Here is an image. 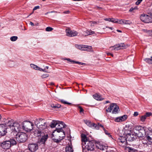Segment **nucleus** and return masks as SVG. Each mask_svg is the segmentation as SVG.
<instances>
[{
  "instance_id": "obj_1",
  "label": "nucleus",
  "mask_w": 152,
  "mask_h": 152,
  "mask_svg": "<svg viewBox=\"0 0 152 152\" xmlns=\"http://www.w3.org/2000/svg\"><path fill=\"white\" fill-rule=\"evenodd\" d=\"M17 143L15 140L13 138L7 140L5 139L1 142L0 143V146L5 149H9L12 146L15 145Z\"/></svg>"
},
{
  "instance_id": "obj_2",
  "label": "nucleus",
  "mask_w": 152,
  "mask_h": 152,
  "mask_svg": "<svg viewBox=\"0 0 152 152\" xmlns=\"http://www.w3.org/2000/svg\"><path fill=\"white\" fill-rule=\"evenodd\" d=\"M133 130L139 137H143L145 135V127L140 126H136L134 128Z\"/></svg>"
},
{
  "instance_id": "obj_3",
  "label": "nucleus",
  "mask_w": 152,
  "mask_h": 152,
  "mask_svg": "<svg viewBox=\"0 0 152 152\" xmlns=\"http://www.w3.org/2000/svg\"><path fill=\"white\" fill-rule=\"evenodd\" d=\"M35 124L37 127L40 130H43L47 128L48 123L44 120L41 118L36 119Z\"/></svg>"
},
{
  "instance_id": "obj_4",
  "label": "nucleus",
  "mask_w": 152,
  "mask_h": 152,
  "mask_svg": "<svg viewBox=\"0 0 152 152\" xmlns=\"http://www.w3.org/2000/svg\"><path fill=\"white\" fill-rule=\"evenodd\" d=\"M60 133L56 132L55 130L53 133L52 135V138L53 140L55 142L58 143L63 140L65 137V132H62V136H60Z\"/></svg>"
},
{
  "instance_id": "obj_5",
  "label": "nucleus",
  "mask_w": 152,
  "mask_h": 152,
  "mask_svg": "<svg viewBox=\"0 0 152 152\" xmlns=\"http://www.w3.org/2000/svg\"><path fill=\"white\" fill-rule=\"evenodd\" d=\"M22 129L27 132H29L31 130H34L33 128V123L29 121H23L22 124Z\"/></svg>"
},
{
  "instance_id": "obj_6",
  "label": "nucleus",
  "mask_w": 152,
  "mask_h": 152,
  "mask_svg": "<svg viewBox=\"0 0 152 152\" xmlns=\"http://www.w3.org/2000/svg\"><path fill=\"white\" fill-rule=\"evenodd\" d=\"M27 138L26 134L24 132L18 133L16 135V139L17 141L19 142H24Z\"/></svg>"
},
{
  "instance_id": "obj_7",
  "label": "nucleus",
  "mask_w": 152,
  "mask_h": 152,
  "mask_svg": "<svg viewBox=\"0 0 152 152\" xmlns=\"http://www.w3.org/2000/svg\"><path fill=\"white\" fill-rule=\"evenodd\" d=\"M84 145V148L88 151H93L96 147L94 143L90 141L86 142Z\"/></svg>"
},
{
  "instance_id": "obj_8",
  "label": "nucleus",
  "mask_w": 152,
  "mask_h": 152,
  "mask_svg": "<svg viewBox=\"0 0 152 152\" xmlns=\"http://www.w3.org/2000/svg\"><path fill=\"white\" fill-rule=\"evenodd\" d=\"M140 18L141 20L145 23H148L152 22V18L147 15L143 14L140 16Z\"/></svg>"
},
{
  "instance_id": "obj_9",
  "label": "nucleus",
  "mask_w": 152,
  "mask_h": 152,
  "mask_svg": "<svg viewBox=\"0 0 152 152\" xmlns=\"http://www.w3.org/2000/svg\"><path fill=\"white\" fill-rule=\"evenodd\" d=\"M39 148L37 143H32L28 144V149L31 152H35Z\"/></svg>"
},
{
  "instance_id": "obj_10",
  "label": "nucleus",
  "mask_w": 152,
  "mask_h": 152,
  "mask_svg": "<svg viewBox=\"0 0 152 152\" xmlns=\"http://www.w3.org/2000/svg\"><path fill=\"white\" fill-rule=\"evenodd\" d=\"M75 47L81 50L87 51H91L92 48L91 46H86L85 45H76Z\"/></svg>"
},
{
  "instance_id": "obj_11",
  "label": "nucleus",
  "mask_w": 152,
  "mask_h": 152,
  "mask_svg": "<svg viewBox=\"0 0 152 152\" xmlns=\"http://www.w3.org/2000/svg\"><path fill=\"white\" fill-rule=\"evenodd\" d=\"M66 35L70 37L76 36L78 34L76 31L71 30L69 28H68L66 29Z\"/></svg>"
},
{
  "instance_id": "obj_12",
  "label": "nucleus",
  "mask_w": 152,
  "mask_h": 152,
  "mask_svg": "<svg viewBox=\"0 0 152 152\" xmlns=\"http://www.w3.org/2000/svg\"><path fill=\"white\" fill-rule=\"evenodd\" d=\"M20 129L21 127L19 124L15 122L13 125L11 127V129L12 132H18L20 131Z\"/></svg>"
},
{
  "instance_id": "obj_13",
  "label": "nucleus",
  "mask_w": 152,
  "mask_h": 152,
  "mask_svg": "<svg viewBox=\"0 0 152 152\" xmlns=\"http://www.w3.org/2000/svg\"><path fill=\"white\" fill-rule=\"evenodd\" d=\"M117 142L120 145H121L123 144L126 145L127 142L126 138L124 137L121 136L118 139Z\"/></svg>"
},
{
  "instance_id": "obj_14",
  "label": "nucleus",
  "mask_w": 152,
  "mask_h": 152,
  "mask_svg": "<svg viewBox=\"0 0 152 152\" xmlns=\"http://www.w3.org/2000/svg\"><path fill=\"white\" fill-rule=\"evenodd\" d=\"M7 128L4 125H0V135H4L7 133Z\"/></svg>"
},
{
  "instance_id": "obj_15",
  "label": "nucleus",
  "mask_w": 152,
  "mask_h": 152,
  "mask_svg": "<svg viewBox=\"0 0 152 152\" xmlns=\"http://www.w3.org/2000/svg\"><path fill=\"white\" fill-rule=\"evenodd\" d=\"M96 147L98 149L102 151L105 150L108 147L106 145H103L101 143H98L96 145Z\"/></svg>"
},
{
  "instance_id": "obj_16",
  "label": "nucleus",
  "mask_w": 152,
  "mask_h": 152,
  "mask_svg": "<svg viewBox=\"0 0 152 152\" xmlns=\"http://www.w3.org/2000/svg\"><path fill=\"white\" fill-rule=\"evenodd\" d=\"M15 121L12 119H10L7 120L5 123V125L7 127H9L11 129V127L13 125Z\"/></svg>"
},
{
  "instance_id": "obj_17",
  "label": "nucleus",
  "mask_w": 152,
  "mask_h": 152,
  "mask_svg": "<svg viewBox=\"0 0 152 152\" xmlns=\"http://www.w3.org/2000/svg\"><path fill=\"white\" fill-rule=\"evenodd\" d=\"M56 126L57 128H65L66 125L63 122L58 121Z\"/></svg>"
},
{
  "instance_id": "obj_18",
  "label": "nucleus",
  "mask_w": 152,
  "mask_h": 152,
  "mask_svg": "<svg viewBox=\"0 0 152 152\" xmlns=\"http://www.w3.org/2000/svg\"><path fill=\"white\" fill-rule=\"evenodd\" d=\"M118 23L120 24H130L132 22L128 20H119Z\"/></svg>"
},
{
  "instance_id": "obj_19",
  "label": "nucleus",
  "mask_w": 152,
  "mask_h": 152,
  "mask_svg": "<svg viewBox=\"0 0 152 152\" xmlns=\"http://www.w3.org/2000/svg\"><path fill=\"white\" fill-rule=\"evenodd\" d=\"M126 48V46L124 43L118 44L116 45V48L115 49V50H119L120 49H124Z\"/></svg>"
},
{
  "instance_id": "obj_20",
  "label": "nucleus",
  "mask_w": 152,
  "mask_h": 152,
  "mask_svg": "<svg viewBox=\"0 0 152 152\" xmlns=\"http://www.w3.org/2000/svg\"><path fill=\"white\" fill-rule=\"evenodd\" d=\"M145 138L149 142L152 143V133L150 132L149 133L146 135Z\"/></svg>"
},
{
  "instance_id": "obj_21",
  "label": "nucleus",
  "mask_w": 152,
  "mask_h": 152,
  "mask_svg": "<svg viewBox=\"0 0 152 152\" xmlns=\"http://www.w3.org/2000/svg\"><path fill=\"white\" fill-rule=\"evenodd\" d=\"M81 141L82 142V144H85L86 142L87 141H89L88 140L87 138L86 137V136L85 134H82L81 135Z\"/></svg>"
},
{
  "instance_id": "obj_22",
  "label": "nucleus",
  "mask_w": 152,
  "mask_h": 152,
  "mask_svg": "<svg viewBox=\"0 0 152 152\" xmlns=\"http://www.w3.org/2000/svg\"><path fill=\"white\" fill-rule=\"evenodd\" d=\"M119 111V107L116 104V105H114V107L112 113L113 114H116L118 113Z\"/></svg>"
},
{
  "instance_id": "obj_23",
  "label": "nucleus",
  "mask_w": 152,
  "mask_h": 152,
  "mask_svg": "<svg viewBox=\"0 0 152 152\" xmlns=\"http://www.w3.org/2000/svg\"><path fill=\"white\" fill-rule=\"evenodd\" d=\"M84 122L87 125L90 127H92L95 125V124H92L90 121L87 120H84Z\"/></svg>"
},
{
  "instance_id": "obj_24",
  "label": "nucleus",
  "mask_w": 152,
  "mask_h": 152,
  "mask_svg": "<svg viewBox=\"0 0 152 152\" xmlns=\"http://www.w3.org/2000/svg\"><path fill=\"white\" fill-rule=\"evenodd\" d=\"M116 105L115 103H112L110 105L109 107H108L107 109H106V111L107 112L110 113L112 110H113L114 105Z\"/></svg>"
},
{
  "instance_id": "obj_25",
  "label": "nucleus",
  "mask_w": 152,
  "mask_h": 152,
  "mask_svg": "<svg viewBox=\"0 0 152 152\" xmlns=\"http://www.w3.org/2000/svg\"><path fill=\"white\" fill-rule=\"evenodd\" d=\"M48 134H46L41 138L40 140V142L42 143H44L48 138Z\"/></svg>"
},
{
  "instance_id": "obj_26",
  "label": "nucleus",
  "mask_w": 152,
  "mask_h": 152,
  "mask_svg": "<svg viewBox=\"0 0 152 152\" xmlns=\"http://www.w3.org/2000/svg\"><path fill=\"white\" fill-rule=\"evenodd\" d=\"M93 97L97 100L101 101L104 99L101 97V96L97 94H95L93 95Z\"/></svg>"
},
{
  "instance_id": "obj_27",
  "label": "nucleus",
  "mask_w": 152,
  "mask_h": 152,
  "mask_svg": "<svg viewBox=\"0 0 152 152\" xmlns=\"http://www.w3.org/2000/svg\"><path fill=\"white\" fill-rule=\"evenodd\" d=\"M126 150L128 151V152H137V150L130 147H127Z\"/></svg>"
},
{
  "instance_id": "obj_28",
  "label": "nucleus",
  "mask_w": 152,
  "mask_h": 152,
  "mask_svg": "<svg viewBox=\"0 0 152 152\" xmlns=\"http://www.w3.org/2000/svg\"><path fill=\"white\" fill-rule=\"evenodd\" d=\"M144 60L146 63L152 64V56L151 57V58H145Z\"/></svg>"
},
{
  "instance_id": "obj_29",
  "label": "nucleus",
  "mask_w": 152,
  "mask_h": 152,
  "mask_svg": "<svg viewBox=\"0 0 152 152\" xmlns=\"http://www.w3.org/2000/svg\"><path fill=\"white\" fill-rule=\"evenodd\" d=\"M58 121L53 120L50 125L51 128H54L57 126V122Z\"/></svg>"
},
{
  "instance_id": "obj_30",
  "label": "nucleus",
  "mask_w": 152,
  "mask_h": 152,
  "mask_svg": "<svg viewBox=\"0 0 152 152\" xmlns=\"http://www.w3.org/2000/svg\"><path fill=\"white\" fill-rule=\"evenodd\" d=\"M51 106L54 109H56L60 107L61 105L60 104H51Z\"/></svg>"
},
{
  "instance_id": "obj_31",
  "label": "nucleus",
  "mask_w": 152,
  "mask_h": 152,
  "mask_svg": "<svg viewBox=\"0 0 152 152\" xmlns=\"http://www.w3.org/2000/svg\"><path fill=\"white\" fill-rule=\"evenodd\" d=\"M41 134H42V132L40 130L36 131L34 132V134H35V136H41Z\"/></svg>"
},
{
  "instance_id": "obj_32",
  "label": "nucleus",
  "mask_w": 152,
  "mask_h": 152,
  "mask_svg": "<svg viewBox=\"0 0 152 152\" xmlns=\"http://www.w3.org/2000/svg\"><path fill=\"white\" fill-rule=\"evenodd\" d=\"M66 152H73V150L72 147L69 146L66 147Z\"/></svg>"
},
{
  "instance_id": "obj_33",
  "label": "nucleus",
  "mask_w": 152,
  "mask_h": 152,
  "mask_svg": "<svg viewBox=\"0 0 152 152\" xmlns=\"http://www.w3.org/2000/svg\"><path fill=\"white\" fill-rule=\"evenodd\" d=\"M121 121H125L127 118V116L126 115H124L123 116H120Z\"/></svg>"
},
{
  "instance_id": "obj_34",
  "label": "nucleus",
  "mask_w": 152,
  "mask_h": 152,
  "mask_svg": "<svg viewBox=\"0 0 152 152\" xmlns=\"http://www.w3.org/2000/svg\"><path fill=\"white\" fill-rule=\"evenodd\" d=\"M85 32L87 34V35H92L94 33V32L91 30H87Z\"/></svg>"
},
{
  "instance_id": "obj_35",
  "label": "nucleus",
  "mask_w": 152,
  "mask_h": 152,
  "mask_svg": "<svg viewBox=\"0 0 152 152\" xmlns=\"http://www.w3.org/2000/svg\"><path fill=\"white\" fill-rule=\"evenodd\" d=\"M30 66L31 68L36 70H37L38 68V66L33 64H30Z\"/></svg>"
},
{
  "instance_id": "obj_36",
  "label": "nucleus",
  "mask_w": 152,
  "mask_h": 152,
  "mask_svg": "<svg viewBox=\"0 0 152 152\" xmlns=\"http://www.w3.org/2000/svg\"><path fill=\"white\" fill-rule=\"evenodd\" d=\"M119 20L117 19H115L114 18H111V22L114 23H118Z\"/></svg>"
},
{
  "instance_id": "obj_37",
  "label": "nucleus",
  "mask_w": 152,
  "mask_h": 152,
  "mask_svg": "<svg viewBox=\"0 0 152 152\" xmlns=\"http://www.w3.org/2000/svg\"><path fill=\"white\" fill-rule=\"evenodd\" d=\"M146 118V117L145 115H142L140 117V121L142 122H144L145 121Z\"/></svg>"
},
{
  "instance_id": "obj_38",
  "label": "nucleus",
  "mask_w": 152,
  "mask_h": 152,
  "mask_svg": "<svg viewBox=\"0 0 152 152\" xmlns=\"http://www.w3.org/2000/svg\"><path fill=\"white\" fill-rule=\"evenodd\" d=\"M10 40L12 41H15L18 39V37L17 36H13L11 37Z\"/></svg>"
},
{
  "instance_id": "obj_39",
  "label": "nucleus",
  "mask_w": 152,
  "mask_h": 152,
  "mask_svg": "<svg viewBox=\"0 0 152 152\" xmlns=\"http://www.w3.org/2000/svg\"><path fill=\"white\" fill-rule=\"evenodd\" d=\"M61 102L62 103H63V104H69V105H70V104H71V103L68 102L64 99L61 100Z\"/></svg>"
},
{
  "instance_id": "obj_40",
  "label": "nucleus",
  "mask_w": 152,
  "mask_h": 152,
  "mask_svg": "<svg viewBox=\"0 0 152 152\" xmlns=\"http://www.w3.org/2000/svg\"><path fill=\"white\" fill-rule=\"evenodd\" d=\"M73 63H76L78 64L79 65H85V64L84 63H81L79 61H72Z\"/></svg>"
},
{
  "instance_id": "obj_41",
  "label": "nucleus",
  "mask_w": 152,
  "mask_h": 152,
  "mask_svg": "<svg viewBox=\"0 0 152 152\" xmlns=\"http://www.w3.org/2000/svg\"><path fill=\"white\" fill-rule=\"evenodd\" d=\"M138 9V8L136 6L134 7H131L129 10V12H132L133 10H137Z\"/></svg>"
},
{
  "instance_id": "obj_42",
  "label": "nucleus",
  "mask_w": 152,
  "mask_h": 152,
  "mask_svg": "<svg viewBox=\"0 0 152 152\" xmlns=\"http://www.w3.org/2000/svg\"><path fill=\"white\" fill-rule=\"evenodd\" d=\"M56 132H58L59 133H60V132H62L63 130L62 128H56Z\"/></svg>"
},
{
  "instance_id": "obj_43",
  "label": "nucleus",
  "mask_w": 152,
  "mask_h": 152,
  "mask_svg": "<svg viewBox=\"0 0 152 152\" xmlns=\"http://www.w3.org/2000/svg\"><path fill=\"white\" fill-rule=\"evenodd\" d=\"M91 23V26H94V24H98L99 22H96L95 21H91L90 22Z\"/></svg>"
},
{
  "instance_id": "obj_44",
  "label": "nucleus",
  "mask_w": 152,
  "mask_h": 152,
  "mask_svg": "<svg viewBox=\"0 0 152 152\" xmlns=\"http://www.w3.org/2000/svg\"><path fill=\"white\" fill-rule=\"evenodd\" d=\"M114 121L116 122H122L120 117L115 118L114 120Z\"/></svg>"
},
{
  "instance_id": "obj_45",
  "label": "nucleus",
  "mask_w": 152,
  "mask_h": 152,
  "mask_svg": "<svg viewBox=\"0 0 152 152\" xmlns=\"http://www.w3.org/2000/svg\"><path fill=\"white\" fill-rule=\"evenodd\" d=\"M53 29V28L50 27H47L45 29V30L47 31H51Z\"/></svg>"
},
{
  "instance_id": "obj_46",
  "label": "nucleus",
  "mask_w": 152,
  "mask_h": 152,
  "mask_svg": "<svg viewBox=\"0 0 152 152\" xmlns=\"http://www.w3.org/2000/svg\"><path fill=\"white\" fill-rule=\"evenodd\" d=\"M103 130L104 131V132L109 137H111V135H110V133H108L107 131L104 128H103Z\"/></svg>"
},
{
  "instance_id": "obj_47",
  "label": "nucleus",
  "mask_w": 152,
  "mask_h": 152,
  "mask_svg": "<svg viewBox=\"0 0 152 152\" xmlns=\"http://www.w3.org/2000/svg\"><path fill=\"white\" fill-rule=\"evenodd\" d=\"M78 107L80 109V113H83L84 110L83 109V108L81 106H78Z\"/></svg>"
},
{
  "instance_id": "obj_48",
  "label": "nucleus",
  "mask_w": 152,
  "mask_h": 152,
  "mask_svg": "<svg viewBox=\"0 0 152 152\" xmlns=\"http://www.w3.org/2000/svg\"><path fill=\"white\" fill-rule=\"evenodd\" d=\"M49 76V75L48 74H44L42 75V78H44L48 77Z\"/></svg>"
},
{
  "instance_id": "obj_49",
  "label": "nucleus",
  "mask_w": 152,
  "mask_h": 152,
  "mask_svg": "<svg viewBox=\"0 0 152 152\" xmlns=\"http://www.w3.org/2000/svg\"><path fill=\"white\" fill-rule=\"evenodd\" d=\"M146 117H149L152 115V113L150 112L146 113L145 115Z\"/></svg>"
},
{
  "instance_id": "obj_50",
  "label": "nucleus",
  "mask_w": 152,
  "mask_h": 152,
  "mask_svg": "<svg viewBox=\"0 0 152 152\" xmlns=\"http://www.w3.org/2000/svg\"><path fill=\"white\" fill-rule=\"evenodd\" d=\"M40 8V7L39 6H35L34 8L33 9V10L34 11L37 10L38 9H39Z\"/></svg>"
},
{
  "instance_id": "obj_51",
  "label": "nucleus",
  "mask_w": 152,
  "mask_h": 152,
  "mask_svg": "<svg viewBox=\"0 0 152 152\" xmlns=\"http://www.w3.org/2000/svg\"><path fill=\"white\" fill-rule=\"evenodd\" d=\"M116 48V46H113V47H111L110 48V49L111 50H115V49Z\"/></svg>"
},
{
  "instance_id": "obj_52",
  "label": "nucleus",
  "mask_w": 152,
  "mask_h": 152,
  "mask_svg": "<svg viewBox=\"0 0 152 152\" xmlns=\"http://www.w3.org/2000/svg\"><path fill=\"white\" fill-rule=\"evenodd\" d=\"M93 127H94L96 129H99V126H98V125H97L96 124H95V125L94 126H93Z\"/></svg>"
},
{
  "instance_id": "obj_53",
  "label": "nucleus",
  "mask_w": 152,
  "mask_h": 152,
  "mask_svg": "<svg viewBox=\"0 0 152 152\" xmlns=\"http://www.w3.org/2000/svg\"><path fill=\"white\" fill-rule=\"evenodd\" d=\"M104 20L105 21L111 22V18H105L104 19Z\"/></svg>"
},
{
  "instance_id": "obj_54",
  "label": "nucleus",
  "mask_w": 152,
  "mask_h": 152,
  "mask_svg": "<svg viewBox=\"0 0 152 152\" xmlns=\"http://www.w3.org/2000/svg\"><path fill=\"white\" fill-rule=\"evenodd\" d=\"M138 115V113L137 112H135L134 114V116H137Z\"/></svg>"
},
{
  "instance_id": "obj_55",
  "label": "nucleus",
  "mask_w": 152,
  "mask_h": 152,
  "mask_svg": "<svg viewBox=\"0 0 152 152\" xmlns=\"http://www.w3.org/2000/svg\"><path fill=\"white\" fill-rule=\"evenodd\" d=\"M142 1H137L136 2V4L137 5H139L141 2Z\"/></svg>"
},
{
  "instance_id": "obj_56",
  "label": "nucleus",
  "mask_w": 152,
  "mask_h": 152,
  "mask_svg": "<svg viewBox=\"0 0 152 152\" xmlns=\"http://www.w3.org/2000/svg\"><path fill=\"white\" fill-rule=\"evenodd\" d=\"M98 126H99V128L100 127H101L102 128H103H103H104V126H103V125H102L101 124H99V123H98Z\"/></svg>"
},
{
  "instance_id": "obj_57",
  "label": "nucleus",
  "mask_w": 152,
  "mask_h": 152,
  "mask_svg": "<svg viewBox=\"0 0 152 152\" xmlns=\"http://www.w3.org/2000/svg\"><path fill=\"white\" fill-rule=\"evenodd\" d=\"M37 70H39V71H44L43 69H42V68L39 67L38 66V68H37Z\"/></svg>"
},
{
  "instance_id": "obj_58",
  "label": "nucleus",
  "mask_w": 152,
  "mask_h": 152,
  "mask_svg": "<svg viewBox=\"0 0 152 152\" xmlns=\"http://www.w3.org/2000/svg\"><path fill=\"white\" fill-rule=\"evenodd\" d=\"M65 60H67L69 61H70L71 62H72H72V61H74L73 60H71L69 58H66V59H65Z\"/></svg>"
},
{
  "instance_id": "obj_59",
  "label": "nucleus",
  "mask_w": 152,
  "mask_h": 152,
  "mask_svg": "<svg viewBox=\"0 0 152 152\" xmlns=\"http://www.w3.org/2000/svg\"><path fill=\"white\" fill-rule=\"evenodd\" d=\"M29 24H30V25H31L32 26H34V24L32 22H30Z\"/></svg>"
},
{
  "instance_id": "obj_60",
  "label": "nucleus",
  "mask_w": 152,
  "mask_h": 152,
  "mask_svg": "<svg viewBox=\"0 0 152 152\" xmlns=\"http://www.w3.org/2000/svg\"><path fill=\"white\" fill-rule=\"evenodd\" d=\"M69 11H64L63 12V13L65 14H68V13H69Z\"/></svg>"
},
{
  "instance_id": "obj_61",
  "label": "nucleus",
  "mask_w": 152,
  "mask_h": 152,
  "mask_svg": "<svg viewBox=\"0 0 152 152\" xmlns=\"http://www.w3.org/2000/svg\"><path fill=\"white\" fill-rule=\"evenodd\" d=\"M107 55H111V56H112V57H113V55L112 54H111V53H107Z\"/></svg>"
},
{
  "instance_id": "obj_62",
  "label": "nucleus",
  "mask_w": 152,
  "mask_h": 152,
  "mask_svg": "<svg viewBox=\"0 0 152 152\" xmlns=\"http://www.w3.org/2000/svg\"><path fill=\"white\" fill-rule=\"evenodd\" d=\"M83 152H87L86 151V150L83 147Z\"/></svg>"
},
{
  "instance_id": "obj_63",
  "label": "nucleus",
  "mask_w": 152,
  "mask_h": 152,
  "mask_svg": "<svg viewBox=\"0 0 152 152\" xmlns=\"http://www.w3.org/2000/svg\"><path fill=\"white\" fill-rule=\"evenodd\" d=\"M54 12V11H51V12H47L46 13H45V15H47V14H48L49 13H52V12Z\"/></svg>"
},
{
  "instance_id": "obj_64",
  "label": "nucleus",
  "mask_w": 152,
  "mask_h": 152,
  "mask_svg": "<svg viewBox=\"0 0 152 152\" xmlns=\"http://www.w3.org/2000/svg\"><path fill=\"white\" fill-rule=\"evenodd\" d=\"M117 31L118 32H121V31L120 30H117Z\"/></svg>"
}]
</instances>
